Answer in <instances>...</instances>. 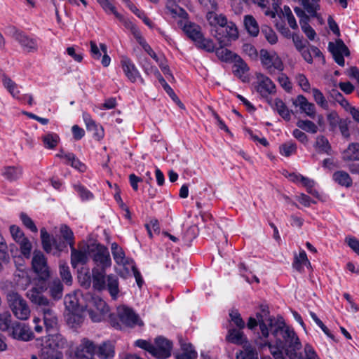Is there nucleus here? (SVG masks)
Returning a JSON list of instances; mask_svg holds the SVG:
<instances>
[{
	"label": "nucleus",
	"mask_w": 359,
	"mask_h": 359,
	"mask_svg": "<svg viewBox=\"0 0 359 359\" xmlns=\"http://www.w3.org/2000/svg\"><path fill=\"white\" fill-rule=\"evenodd\" d=\"M10 231L13 238L16 243H19L26 238L23 231L15 225L10 226Z\"/></svg>",
	"instance_id": "nucleus-56"
},
{
	"label": "nucleus",
	"mask_w": 359,
	"mask_h": 359,
	"mask_svg": "<svg viewBox=\"0 0 359 359\" xmlns=\"http://www.w3.org/2000/svg\"><path fill=\"white\" fill-rule=\"evenodd\" d=\"M60 273L64 282L67 285H71L72 283V276L71 275L69 266L62 264L60 265Z\"/></svg>",
	"instance_id": "nucleus-50"
},
{
	"label": "nucleus",
	"mask_w": 359,
	"mask_h": 359,
	"mask_svg": "<svg viewBox=\"0 0 359 359\" xmlns=\"http://www.w3.org/2000/svg\"><path fill=\"white\" fill-rule=\"evenodd\" d=\"M304 9L312 18L318 17V11L320 9V0H300Z\"/></svg>",
	"instance_id": "nucleus-33"
},
{
	"label": "nucleus",
	"mask_w": 359,
	"mask_h": 359,
	"mask_svg": "<svg viewBox=\"0 0 359 359\" xmlns=\"http://www.w3.org/2000/svg\"><path fill=\"white\" fill-rule=\"evenodd\" d=\"M11 36L27 53H35L38 50V44L35 39L31 38L22 31L12 28Z\"/></svg>",
	"instance_id": "nucleus-11"
},
{
	"label": "nucleus",
	"mask_w": 359,
	"mask_h": 359,
	"mask_svg": "<svg viewBox=\"0 0 359 359\" xmlns=\"http://www.w3.org/2000/svg\"><path fill=\"white\" fill-rule=\"evenodd\" d=\"M60 233H61L63 238L67 241V243L69 245H70V243H73V245H74V233H73L72 231L67 225L61 226Z\"/></svg>",
	"instance_id": "nucleus-53"
},
{
	"label": "nucleus",
	"mask_w": 359,
	"mask_h": 359,
	"mask_svg": "<svg viewBox=\"0 0 359 359\" xmlns=\"http://www.w3.org/2000/svg\"><path fill=\"white\" fill-rule=\"evenodd\" d=\"M54 303L50 302L48 303L46 306H41L38 309L40 315L41 316L43 324L46 330L50 331L57 328L58 317L57 314L53 309Z\"/></svg>",
	"instance_id": "nucleus-10"
},
{
	"label": "nucleus",
	"mask_w": 359,
	"mask_h": 359,
	"mask_svg": "<svg viewBox=\"0 0 359 359\" xmlns=\"http://www.w3.org/2000/svg\"><path fill=\"white\" fill-rule=\"evenodd\" d=\"M120 20L123 23L125 27L131 32L132 34L133 35L137 41H138L143 37L138 27L131 21L125 19L123 16L122 20Z\"/></svg>",
	"instance_id": "nucleus-44"
},
{
	"label": "nucleus",
	"mask_w": 359,
	"mask_h": 359,
	"mask_svg": "<svg viewBox=\"0 0 359 359\" xmlns=\"http://www.w3.org/2000/svg\"><path fill=\"white\" fill-rule=\"evenodd\" d=\"M259 60L264 69L271 76L284 70L283 62L276 51H269L264 48L261 49Z\"/></svg>",
	"instance_id": "nucleus-4"
},
{
	"label": "nucleus",
	"mask_w": 359,
	"mask_h": 359,
	"mask_svg": "<svg viewBox=\"0 0 359 359\" xmlns=\"http://www.w3.org/2000/svg\"><path fill=\"white\" fill-rule=\"evenodd\" d=\"M271 106L284 120H290L292 111L289 110L280 99L276 98Z\"/></svg>",
	"instance_id": "nucleus-31"
},
{
	"label": "nucleus",
	"mask_w": 359,
	"mask_h": 359,
	"mask_svg": "<svg viewBox=\"0 0 359 359\" xmlns=\"http://www.w3.org/2000/svg\"><path fill=\"white\" fill-rule=\"evenodd\" d=\"M78 279L81 287L88 289L93 283V274H90L88 269L82 268L79 271Z\"/></svg>",
	"instance_id": "nucleus-38"
},
{
	"label": "nucleus",
	"mask_w": 359,
	"mask_h": 359,
	"mask_svg": "<svg viewBox=\"0 0 359 359\" xmlns=\"http://www.w3.org/2000/svg\"><path fill=\"white\" fill-rule=\"evenodd\" d=\"M292 39L296 49L299 52L306 48V41H303V37L298 34H292Z\"/></svg>",
	"instance_id": "nucleus-63"
},
{
	"label": "nucleus",
	"mask_w": 359,
	"mask_h": 359,
	"mask_svg": "<svg viewBox=\"0 0 359 359\" xmlns=\"http://www.w3.org/2000/svg\"><path fill=\"white\" fill-rule=\"evenodd\" d=\"M88 313L90 318L93 322L98 323L101 322L104 320L105 316L107 314L106 313H102L100 311H97L95 310L93 308L88 309Z\"/></svg>",
	"instance_id": "nucleus-60"
},
{
	"label": "nucleus",
	"mask_w": 359,
	"mask_h": 359,
	"mask_svg": "<svg viewBox=\"0 0 359 359\" xmlns=\"http://www.w3.org/2000/svg\"><path fill=\"white\" fill-rule=\"evenodd\" d=\"M121 65L125 75L132 83H135L139 79L140 82L144 84V79L141 77L138 69L130 59L123 57Z\"/></svg>",
	"instance_id": "nucleus-17"
},
{
	"label": "nucleus",
	"mask_w": 359,
	"mask_h": 359,
	"mask_svg": "<svg viewBox=\"0 0 359 359\" xmlns=\"http://www.w3.org/2000/svg\"><path fill=\"white\" fill-rule=\"evenodd\" d=\"M260 332L255 339L260 348H268L275 359H301L297 354L302 345L294 330L287 326L282 317L275 319L269 311L264 308L262 313H258Z\"/></svg>",
	"instance_id": "nucleus-1"
},
{
	"label": "nucleus",
	"mask_w": 359,
	"mask_h": 359,
	"mask_svg": "<svg viewBox=\"0 0 359 359\" xmlns=\"http://www.w3.org/2000/svg\"><path fill=\"white\" fill-rule=\"evenodd\" d=\"M106 287L104 290L107 289L113 299H116L119 292L118 279L114 274H105Z\"/></svg>",
	"instance_id": "nucleus-24"
},
{
	"label": "nucleus",
	"mask_w": 359,
	"mask_h": 359,
	"mask_svg": "<svg viewBox=\"0 0 359 359\" xmlns=\"http://www.w3.org/2000/svg\"><path fill=\"white\" fill-rule=\"evenodd\" d=\"M236 359H259L257 353L251 348H245L236 353Z\"/></svg>",
	"instance_id": "nucleus-52"
},
{
	"label": "nucleus",
	"mask_w": 359,
	"mask_h": 359,
	"mask_svg": "<svg viewBox=\"0 0 359 359\" xmlns=\"http://www.w3.org/2000/svg\"><path fill=\"white\" fill-rule=\"evenodd\" d=\"M56 156L65 159V163L66 164L70 165L72 167L81 172H84L86 169V165L81 162L73 153L65 152L61 150L58 154H57Z\"/></svg>",
	"instance_id": "nucleus-21"
},
{
	"label": "nucleus",
	"mask_w": 359,
	"mask_h": 359,
	"mask_svg": "<svg viewBox=\"0 0 359 359\" xmlns=\"http://www.w3.org/2000/svg\"><path fill=\"white\" fill-rule=\"evenodd\" d=\"M9 335L15 339L28 341L33 339L34 334L25 324L15 322L12 324Z\"/></svg>",
	"instance_id": "nucleus-16"
},
{
	"label": "nucleus",
	"mask_w": 359,
	"mask_h": 359,
	"mask_svg": "<svg viewBox=\"0 0 359 359\" xmlns=\"http://www.w3.org/2000/svg\"><path fill=\"white\" fill-rule=\"evenodd\" d=\"M278 81L280 85L287 91L290 92L292 88V83L290 82L289 78L282 72H280V74L278 77Z\"/></svg>",
	"instance_id": "nucleus-61"
},
{
	"label": "nucleus",
	"mask_w": 359,
	"mask_h": 359,
	"mask_svg": "<svg viewBox=\"0 0 359 359\" xmlns=\"http://www.w3.org/2000/svg\"><path fill=\"white\" fill-rule=\"evenodd\" d=\"M217 10L208 11L205 15V19L210 26V32L213 36L215 33L224 29V26L229 21L226 16L222 13H217Z\"/></svg>",
	"instance_id": "nucleus-12"
},
{
	"label": "nucleus",
	"mask_w": 359,
	"mask_h": 359,
	"mask_svg": "<svg viewBox=\"0 0 359 359\" xmlns=\"http://www.w3.org/2000/svg\"><path fill=\"white\" fill-rule=\"evenodd\" d=\"M151 355L158 359H165L171 354L172 343L164 337H158L153 344Z\"/></svg>",
	"instance_id": "nucleus-14"
},
{
	"label": "nucleus",
	"mask_w": 359,
	"mask_h": 359,
	"mask_svg": "<svg viewBox=\"0 0 359 359\" xmlns=\"http://www.w3.org/2000/svg\"><path fill=\"white\" fill-rule=\"evenodd\" d=\"M20 219L22 222V224L31 231L34 233H36L38 231V229L35 225L34 222L27 214L23 212L21 213Z\"/></svg>",
	"instance_id": "nucleus-54"
},
{
	"label": "nucleus",
	"mask_w": 359,
	"mask_h": 359,
	"mask_svg": "<svg viewBox=\"0 0 359 359\" xmlns=\"http://www.w3.org/2000/svg\"><path fill=\"white\" fill-rule=\"evenodd\" d=\"M314 147L319 154L332 155V150L331 144H330L327 138L323 135L317 136Z\"/></svg>",
	"instance_id": "nucleus-27"
},
{
	"label": "nucleus",
	"mask_w": 359,
	"mask_h": 359,
	"mask_svg": "<svg viewBox=\"0 0 359 359\" xmlns=\"http://www.w3.org/2000/svg\"><path fill=\"white\" fill-rule=\"evenodd\" d=\"M7 302L14 316L21 320H27L31 310L27 301L18 293L10 292L7 294Z\"/></svg>",
	"instance_id": "nucleus-5"
},
{
	"label": "nucleus",
	"mask_w": 359,
	"mask_h": 359,
	"mask_svg": "<svg viewBox=\"0 0 359 359\" xmlns=\"http://www.w3.org/2000/svg\"><path fill=\"white\" fill-rule=\"evenodd\" d=\"M117 316L122 324L128 327H133L137 324V315L131 309L126 306H121L117 308Z\"/></svg>",
	"instance_id": "nucleus-18"
},
{
	"label": "nucleus",
	"mask_w": 359,
	"mask_h": 359,
	"mask_svg": "<svg viewBox=\"0 0 359 359\" xmlns=\"http://www.w3.org/2000/svg\"><path fill=\"white\" fill-rule=\"evenodd\" d=\"M50 296L54 299H60L62 297L63 285L58 278H55L49 283Z\"/></svg>",
	"instance_id": "nucleus-35"
},
{
	"label": "nucleus",
	"mask_w": 359,
	"mask_h": 359,
	"mask_svg": "<svg viewBox=\"0 0 359 359\" xmlns=\"http://www.w3.org/2000/svg\"><path fill=\"white\" fill-rule=\"evenodd\" d=\"M115 354L114 346L109 341H104L98 346H96L95 355L100 359H111Z\"/></svg>",
	"instance_id": "nucleus-22"
},
{
	"label": "nucleus",
	"mask_w": 359,
	"mask_h": 359,
	"mask_svg": "<svg viewBox=\"0 0 359 359\" xmlns=\"http://www.w3.org/2000/svg\"><path fill=\"white\" fill-rule=\"evenodd\" d=\"M2 83L4 86L8 90V91L14 98L20 99L18 96L20 94V90H18L16 83H15L6 75L3 76Z\"/></svg>",
	"instance_id": "nucleus-39"
},
{
	"label": "nucleus",
	"mask_w": 359,
	"mask_h": 359,
	"mask_svg": "<svg viewBox=\"0 0 359 359\" xmlns=\"http://www.w3.org/2000/svg\"><path fill=\"white\" fill-rule=\"evenodd\" d=\"M20 245V250L22 254L26 257L29 258L31 255V251L32 248V243L29 241V239L26 237L22 241L18 243Z\"/></svg>",
	"instance_id": "nucleus-51"
},
{
	"label": "nucleus",
	"mask_w": 359,
	"mask_h": 359,
	"mask_svg": "<svg viewBox=\"0 0 359 359\" xmlns=\"http://www.w3.org/2000/svg\"><path fill=\"white\" fill-rule=\"evenodd\" d=\"M309 21L301 22V28L309 40H314L316 33L315 30L309 25Z\"/></svg>",
	"instance_id": "nucleus-58"
},
{
	"label": "nucleus",
	"mask_w": 359,
	"mask_h": 359,
	"mask_svg": "<svg viewBox=\"0 0 359 359\" xmlns=\"http://www.w3.org/2000/svg\"><path fill=\"white\" fill-rule=\"evenodd\" d=\"M130 10L140 18H141L144 24L149 27L150 28H153L154 24L146 16L144 12L140 11L134 5L130 6Z\"/></svg>",
	"instance_id": "nucleus-62"
},
{
	"label": "nucleus",
	"mask_w": 359,
	"mask_h": 359,
	"mask_svg": "<svg viewBox=\"0 0 359 359\" xmlns=\"http://www.w3.org/2000/svg\"><path fill=\"white\" fill-rule=\"evenodd\" d=\"M1 174L5 179L13 182L21 177L22 169L20 166H6L2 170Z\"/></svg>",
	"instance_id": "nucleus-28"
},
{
	"label": "nucleus",
	"mask_w": 359,
	"mask_h": 359,
	"mask_svg": "<svg viewBox=\"0 0 359 359\" xmlns=\"http://www.w3.org/2000/svg\"><path fill=\"white\" fill-rule=\"evenodd\" d=\"M342 158L344 161H359V144H350L343 152Z\"/></svg>",
	"instance_id": "nucleus-32"
},
{
	"label": "nucleus",
	"mask_w": 359,
	"mask_h": 359,
	"mask_svg": "<svg viewBox=\"0 0 359 359\" xmlns=\"http://www.w3.org/2000/svg\"><path fill=\"white\" fill-rule=\"evenodd\" d=\"M333 180L339 185L350 187L352 185V179L349 174L345 171H336L333 174Z\"/></svg>",
	"instance_id": "nucleus-34"
},
{
	"label": "nucleus",
	"mask_w": 359,
	"mask_h": 359,
	"mask_svg": "<svg viewBox=\"0 0 359 359\" xmlns=\"http://www.w3.org/2000/svg\"><path fill=\"white\" fill-rule=\"evenodd\" d=\"M46 281L38 280V283L27 290L26 297L37 309L41 306H46L50 301L45 297L43 293L47 290Z\"/></svg>",
	"instance_id": "nucleus-7"
},
{
	"label": "nucleus",
	"mask_w": 359,
	"mask_h": 359,
	"mask_svg": "<svg viewBox=\"0 0 359 359\" xmlns=\"http://www.w3.org/2000/svg\"><path fill=\"white\" fill-rule=\"evenodd\" d=\"M328 49L332 54L336 63L344 67L345 64L344 55L348 56L350 55L349 50L344 41L341 39H337L335 43L330 42Z\"/></svg>",
	"instance_id": "nucleus-13"
},
{
	"label": "nucleus",
	"mask_w": 359,
	"mask_h": 359,
	"mask_svg": "<svg viewBox=\"0 0 359 359\" xmlns=\"http://www.w3.org/2000/svg\"><path fill=\"white\" fill-rule=\"evenodd\" d=\"M297 356L300 357L301 359H317V355L314 349L309 344H306L304 346V355L301 351L297 354Z\"/></svg>",
	"instance_id": "nucleus-55"
},
{
	"label": "nucleus",
	"mask_w": 359,
	"mask_h": 359,
	"mask_svg": "<svg viewBox=\"0 0 359 359\" xmlns=\"http://www.w3.org/2000/svg\"><path fill=\"white\" fill-rule=\"evenodd\" d=\"M71 248V264L73 268L76 269L79 265H84L88 261V257L86 252L78 250L73 246V243H70Z\"/></svg>",
	"instance_id": "nucleus-23"
},
{
	"label": "nucleus",
	"mask_w": 359,
	"mask_h": 359,
	"mask_svg": "<svg viewBox=\"0 0 359 359\" xmlns=\"http://www.w3.org/2000/svg\"><path fill=\"white\" fill-rule=\"evenodd\" d=\"M248 70L249 67L248 65L241 58L237 60L232 67L233 74L240 79H241Z\"/></svg>",
	"instance_id": "nucleus-41"
},
{
	"label": "nucleus",
	"mask_w": 359,
	"mask_h": 359,
	"mask_svg": "<svg viewBox=\"0 0 359 359\" xmlns=\"http://www.w3.org/2000/svg\"><path fill=\"white\" fill-rule=\"evenodd\" d=\"M88 253L94 264L92 269L93 288L102 291L106 287V270L112 264L109 251L104 245L95 243L88 246Z\"/></svg>",
	"instance_id": "nucleus-2"
},
{
	"label": "nucleus",
	"mask_w": 359,
	"mask_h": 359,
	"mask_svg": "<svg viewBox=\"0 0 359 359\" xmlns=\"http://www.w3.org/2000/svg\"><path fill=\"white\" fill-rule=\"evenodd\" d=\"M44 147L47 149H54L57 145L60 138L55 133H48L42 137Z\"/></svg>",
	"instance_id": "nucleus-43"
},
{
	"label": "nucleus",
	"mask_w": 359,
	"mask_h": 359,
	"mask_svg": "<svg viewBox=\"0 0 359 359\" xmlns=\"http://www.w3.org/2000/svg\"><path fill=\"white\" fill-rule=\"evenodd\" d=\"M111 250L115 262L118 265L124 266L126 273H129V266L134 263V261L126 257L124 251L116 243L111 244Z\"/></svg>",
	"instance_id": "nucleus-19"
},
{
	"label": "nucleus",
	"mask_w": 359,
	"mask_h": 359,
	"mask_svg": "<svg viewBox=\"0 0 359 359\" xmlns=\"http://www.w3.org/2000/svg\"><path fill=\"white\" fill-rule=\"evenodd\" d=\"M245 28L248 33L253 37L258 36L259 27L256 19L251 15H246L243 18Z\"/></svg>",
	"instance_id": "nucleus-25"
},
{
	"label": "nucleus",
	"mask_w": 359,
	"mask_h": 359,
	"mask_svg": "<svg viewBox=\"0 0 359 359\" xmlns=\"http://www.w3.org/2000/svg\"><path fill=\"white\" fill-rule=\"evenodd\" d=\"M313 96L316 102L323 109H327L328 103L322 92L318 88H313Z\"/></svg>",
	"instance_id": "nucleus-49"
},
{
	"label": "nucleus",
	"mask_w": 359,
	"mask_h": 359,
	"mask_svg": "<svg viewBox=\"0 0 359 359\" xmlns=\"http://www.w3.org/2000/svg\"><path fill=\"white\" fill-rule=\"evenodd\" d=\"M292 104L295 107H299L301 111L305 113L309 117L315 118L316 107L314 104L309 102L304 95H299L295 99L292 100Z\"/></svg>",
	"instance_id": "nucleus-20"
},
{
	"label": "nucleus",
	"mask_w": 359,
	"mask_h": 359,
	"mask_svg": "<svg viewBox=\"0 0 359 359\" xmlns=\"http://www.w3.org/2000/svg\"><path fill=\"white\" fill-rule=\"evenodd\" d=\"M87 307L88 309L93 308L97 311L108 313L109 311V306L106 302L99 297H92L91 299L88 302Z\"/></svg>",
	"instance_id": "nucleus-36"
},
{
	"label": "nucleus",
	"mask_w": 359,
	"mask_h": 359,
	"mask_svg": "<svg viewBox=\"0 0 359 359\" xmlns=\"http://www.w3.org/2000/svg\"><path fill=\"white\" fill-rule=\"evenodd\" d=\"M255 88L262 97L265 98L276 93V87L272 80L260 72L256 73Z\"/></svg>",
	"instance_id": "nucleus-9"
},
{
	"label": "nucleus",
	"mask_w": 359,
	"mask_h": 359,
	"mask_svg": "<svg viewBox=\"0 0 359 359\" xmlns=\"http://www.w3.org/2000/svg\"><path fill=\"white\" fill-rule=\"evenodd\" d=\"M213 36L221 46H229L232 41L238 39L239 34L237 26L232 21H228L223 29L215 33Z\"/></svg>",
	"instance_id": "nucleus-8"
},
{
	"label": "nucleus",
	"mask_w": 359,
	"mask_h": 359,
	"mask_svg": "<svg viewBox=\"0 0 359 359\" xmlns=\"http://www.w3.org/2000/svg\"><path fill=\"white\" fill-rule=\"evenodd\" d=\"M220 47L215 49V53H216V55L217 56V57L222 60V61H229L230 60L232 59V56H233V53L226 49V48H224V47H226V46H221L219 45Z\"/></svg>",
	"instance_id": "nucleus-47"
},
{
	"label": "nucleus",
	"mask_w": 359,
	"mask_h": 359,
	"mask_svg": "<svg viewBox=\"0 0 359 359\" xmlns=\"http://www.w3.org/2000/svg\"><path fill=\"white\" fill-rule=\"evenodd\" d=\"M46 344L60 351L67 346V341L61 334L57 333L48 335Z\"/></svg>",
	"instance_id": "nucleus-26"
},
{
	"label": "nucleus",
	"mask_w": 359,
	"mask_h": 359,
	"mask_svg": "<svg viewBox=\"0 0 359 359\" xmlns=\"http://www.w3.org/2000/svg\"><path fill=\"white\" fill-rule=\"evenodd\" d=\"M95 350V344L87 338H83L76 349L75 357L76 359H93Z\"/></svg>",
	"instance_id": "nucleus-15"
},
{
	"label": "nucleus",
	"mask_w": 359,
	"mask_h": 359,
	"mask_svg": "<svg viewBox=\"0 0 359 359\" xmlns=\"http://www.w3.org/2000/svg\"><path fill=\"white\" fill-rule=\"evenodd\" d=\"M41 359H63L62 353L47 344L43 345L40 353Z\"/></svg>",
	"instance_id": "nucleus-30"
},
{
	"label": "nucleus",
	"mask_w": 359,
	"mask_h": 359,
	"mask_svg": "<svg viewBox=\"0 0 359 359\" xmlns=\"http://www.w3.org/2000/svg\"><path fill=\"white\" fill-rule=\"evenodd\" d=\"M11 321L12 317L8 312L0 313V330L3 332L8 331L11 327Z\"/></svg>",
	"instance_id": "nucleus-48"
},
{
	"label": "nucleus",
	"mask_w": 359,
	"mask_h": 359,
	"mask_svg": "<svg viewBox=\"0 0 359 359\" xmlns=\"http://www.w3.org/2000/svg\"><path fill=\"white\" fill-rule=\"evenodd\" d=\"M296 80L299 86L304 91L308 92L310 90V83L305 75L302 74H297L296 76Z\"/></svg>",
	"instance_id": "nucleus-64"
},
{
	"label": "nucleus",
	"mask_w": 359,
	"mask_h": 359,
	"mask_svg": "<svg viewBox=\"0 0 359 359\" xmlns=\"http://www.w3.org/2000/svg\"><path fill=\"white\" fill-rule=\"evenodd\" d=\"M83 321V318L78 313H69L67 317V323L73 327H76Z\"/></svg>",
	"instance_id": "nucleus-59"
},
{
	"label": "nucleus",
	"mask_w": 359,
	"mask_h": 359,
	"mask_svg": "<svg viewBox=\"0 0 359 359\" xmlns=\"http://www.w3.org/2000/svg\"><path fill=\"white\" fill-rule=\"evenodd\" d=\"M183 30L198 48L209 53H212L215 50L214 41L210 39L204 37L199 25L189 22L184 25Z\"/></svg>",
	"instance_id": "nucleus-3"
},
{
	"label": "nucleus",
	"mask_w": 359,
	"mask_h": 359,
	"mask_svg": "<svg viewBox=\"0 0 359 359\" xmlns=\"http://www.w3.org/2000/svg\"><path fill=\"white\" fill-rule=\"evenodd\" d=\"M296 125L299 128L312 134L316 133L318 130L317 125L310 120L299 119Z\"/></svg>",
	"instance_id": "nucleus-42"
},
{
	"label": "nucleus",
	"mask_w": 359,
	"mask_h": 359,
	"mask_svg": "<svg viewBox=\"0 0 359 359\" xmlns=\"http://www.w3.org/2000/svg\"><path fill=\"white\" fill-rule=\"evenodd\" d=\"M297 151V144L292 142H288L280 146V153L286 157L294 154Z\"/></svg>",
	"instance_id": "nucleus-46"
},
{
	"label": "nucleus",
	"mask_w": 359,
	"mask_h": 359,
	"mask_svg": "<svg viewBox=\"0 0 359 359\" xmlns=\"http://www.w3.org/2000/svg\"><path fill=\"white\" fill-rule=\"evenodd\" d=\"M32 268L38 276V280H47L50 276V271L45 255L41 251L35 250L32 260Z\"/></svg>",
	"instance_id": "nucleus-6"
},
{
	"label": "nucleus",
	"mask_w": 359,
	"mask_h": 359,
	"mask_svg": "<svg viewBox=\"0 0 359 359\" xmlns=\"http://www.w3.org/2000/svg\"><path fill=\"white\" fill-rule=\"evenodd\" d=\"M74 189L79 193L82 200H90L93 198V194L81 184L74 185Z\"/></svg>",
	"instance_id": "nucleus-57"
},
{
	"label": "nucleus",
	"mask_w": 359,
	"mask_h": 359,
	"mask_svg": "<svg viewBox=\"0 0 359 359\" xmlns=\"http://www.w3.org/2000/svg\"><path fill=\"white\" fill-rule=\"evenodd\" d=\"M40 233L42 247L45 252L47 253L51 252L53 245H55L57 249L60 250L59 245H56L55 240L50 237L46 228H41Z\"/></svg>",
	"instance_id": "nucleus-29"
},
{
	"label": "nucleus",
	"mask_w": 359,
	"mask_h": 359,
	"mask_svg": "<svg viewBox=\"0 0 359 359\" xmlns=\"http://www.w3.org/2000/svg\"><path fill=\"white\" fill-rule=\"evenodd\" d=\"M226 340L235 344H242L246 341L243 332L235 328L230 329L226 335Z\"/></svg>",
	"instance_id": "nucleus-37"
},
{
	"label": "nucleus",
	"mask_w": 359,
	"mask_h": 359,
	"mask_svg": "<svg viewBox=\"0 0 359 359\" xmlns=\"http://www.w3.org/2000/svg\"><path fill=\"white\" fill-rule=\"evenodd\" d=\"M102 8L107 13L114 14L118 19L122 20V15L116 12V8L110 0H97Z\"/></svg>",
	"instance_id": "nucleus-45"
},
{
	"label": "nucleus",
	"mask_w": 359,
	"mask_h": 359,
	"mask_svg": "<svg viewBox=\"0 0 359 359\" xmlns=\"http://www.w3.org/2000/svg\"><path fill=\"white\" fill-rule=\"evenodd\" d=\"M261 34L271 45H274L278 42V36L271 27L268 25L262 26Z\"/></svg>",
	"instance_id": "nucleus-40"
}]
</instances>
